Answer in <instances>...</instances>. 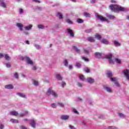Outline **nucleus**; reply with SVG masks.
Returning a JSON list of instances; mask_svg holds the SVG:
<instances>
[{
	"label": "nucleus",
	"instance_id": "obj_54",
	"mask_svg": "<svg viewBox=\"0 0 129 129\" xmlns=\"http://www.w3.org/2000/svg\"><path fill=\"white\" fill-rule=\"evenodd\" d=\"M86 73H89V72H90V70H89V69H87L86 70Z\"/></svg>",
	"mask_w": 129,
	"mask_h": 129
},
{
	"label": "nucleus",
	"instance_id": "obj_18",
	"mask_svg": "<svg viewBox=\"0 0 129 129\" xmlns=\"http://www.w3.org/2000/svg\"><path fill=\"white\" fill-rule=\"evenodd\" d=\"M10 121L12 122V123H18L19 122V120L15 119H11Z\"/></svg>",
	"mask_w": 129,
	"mask_h": 129
},
{
	"label": "nucleus",
	"instance_id": "obj_36",
	"mask_svg": "<svg viewBox=\"0 0 129 129\" xmlns=\"http://www.w3.org/2000/svg\"><path fill=\"white\" fill-rule=\"evenodd\" d=\"M76 66L78 67V68H80V67H81V64H80L79 62H77L76 63Z\"/></svg>",
	"mask_w": 129,
	"mask_h": 129
},
{
	"label": "nucleus",
	"instance_id": "obj_23",
	"mask_svg": "<svg viewBox=\"0 0 129 129\" xmlns=\"http://www.w3.org/2000/svg\"><path fill=\"white\" fill-rule=\"evenodd\" d=\"M107 18H108V19H109V20H113V19H114L115 17L113 15H108L107 16Z\"/></svg>",
	"mask_w": 129,
	"mask_h": 129
},
{
	"label": "nucleus",
	"instance_id": "obj_27",
	"mask_svg": "<svg viewBox=\"0 0 129 129\" xmlns=\"http://www.w3.org/2000/svg\"><path fill=\"white\" fill-rule=\"evenodd\" d=\"M17 94L21 97H23V98H25L26 97V95H25V94H22L21 93H18Z\"/></svg>",
	"mask_w": 129,
	"mask_h": 129
},
{
	"label": "nucleus",
	"instance_id": "obj_2",
	"mask_svg": "<svg viewBox=\"0 0 129 129\" xmlns=\"http://www.w3.org/2000/svg\"><path fill=\"white\" fill-rule=\"evenodd\" d=\"M46 94L48 96L51 94L52 96H54V97H57L58 96V94H57V93H55V91L51 89V88H49Z\"/></svg>",
	"mask_w": 129,
	"mask_h": 129
},
{
	"label": "nucleus",
	"instance_id": "obj_32",
	"mask_svg": "<svg viewBox=\"0 0 129 129\" xmlns=\"http://www.w3.org/2000/svg\"><path fill=\"white\" fill-rule=\"evenodd\" d=\"M82 59L84 61H85L86 62H88V61H89V59L86 57L82 56Z\"/></svg>",
	"mask_w": 129,
	"mask_h": 129
},
{
	"label": "nucleus",
	"instance_id": "obj_12",
	"mask_svg": "<svg viewBox=\"0 0 129 129\" xmlns=\"http://www.w3.org/2000/svg\"><path fill=\"white\" fill-rule=\"evenodd\" d=\"M87 40L89 42H90L91 43H93V42H95V40H94V38L92 37H89L87 38Z\"/></svg>",
	"mask_w": 129,
	"mask_h": 129
},
{
	"label": "nucleus",
	"instance_id": "obj_62",
	"mask_svg": "<svg viewBox=\"0 0 129 129\" xmlns=\"http://www.w3.org/2000/svg\"><path fill=\"white\" fill-rule=\"evenodd\" d=\"M24 34H25V35H29V33L28 32H24Z\"/></svg>",
	"mask_w": 129,
	"mask_h": 129
},
{
	"label": "nucleus",
	"instance_id": "obj_17",
	"mask_svg": "<svg viewBox=\"0 0 129 129\" xmlns=\"http://www.w3.org/2000/svg\"><path fill=\"white\" fill-rule=\"evenodd\" d=\"M101 43L103 44H105V45H108L109 44V42L106 40V39H103L101 40Z\"/></svg>",
	"mask_w": 129,
	"mask_h": 129
},
{
	"label": "nucleus",
	"instance_id": "obj_9",
	"mask_svg": "<svg viewBox=\"0 0 129 129\" xmlns=\"http://www.w3.org/2000/svg\"><path fill=\"white\" fill-rule=\"evenodd\" d=\"M68 33L70 35L71 37L72 38H74V32H73V31L70 29H67Z\"/></svg>",
	"mask_w": 129,
	"mask_h": 129
},
{
	"label": "nucleus",
	"instance_id": "obj_5",
	"mask_svg": "<svg viewBox=\"0 0 129 129\" xmlns=\"http://www.w3.org/2000/svg\"><path fill=\"white\" fill-rule=\"evenodd\" d=\"M97 18H98L99 20H100L101 22H107V19L103 17L102 16L97 15Z\"/></svg>",
	"mask_w": 129,
	"mask_h": 129
},
{
	"label": "nucleus",
	"instance_id": "obj_42",
	"mask_svg": "<svg viewBox=\"0 0 129 129\" xmlns=\"http://www.w3.org/2000/svg\"><path fill=\"white\" fill-rule=\"evenodd\" d=\"M64 66H67L68 65V61H67V59H66L64 61Z\"/></svg>",
	"mask_w": 129,
	"mask_h": 129
},
{
	"label": "nucleus",
	"instance_id": "obj_63",
	"mask_svg": "<svg viewBox=\"0 0 129 129\" xmlns=\"http://www.w3.org/2000/svg\"><path fill=\"white\" fill-rule=\"evenodd\" d=\"M72 1V2H73V3H76V1L75 0H71Z\"/></svg>",
	"mask_w": 129,
	"mask_h": 129
},
{
	"label": "nucleus",
	"instance_id": "obj_34",
	"mask_svg": "<svg viewBox=\"0 0 129 129\" xmlns=\"http://www.w3.org/2000/svg\"><path fill=\"white\" fill-rule=\"evenodd\" d=\"M114 44L115 46H120V44L117 41H114Z\"/></svg>",
	"mask_w": 129,
	"mask_h": 129
},
{
	"label": "nucleus",
	"instance_id": "obj_1",
	"mask_svg": "<svg viewBox=\"0 0 129 129\" xmlns=\"http://www.w3.org/2000/svg\"><path fill=\"white\" fill-rule=\"evenodd\" d=\"M109 8L113 12H126V9L116 5H110Z\"/></svg>",
	"mask_w": 129,
	"mask_h": 129
},
{
	"label": "nucleus",
	"instance_id": "obj_52",
	"mask_svg": "<svg viewBox=\"0 0 129 129\" xmlns=\"http://www.w3.org/2000/svg\"><path fill=\"white\" fill-rule=\"evenodd\" d=\"M23 12H24V11L22 9H20V14H23Z\"/></svg>",
	"mask_w": 129,
	"mask_h": 129
},
{
	"label": "nucleus",
	"instance_id": "obj_11",
	"mask_svg": "<svg viewBox=\"0 0 129 129\" xmlns=\"http://www.w3.org/2000/svg\"><path fill=\"white\" fill-rule=\"evenodd\" d=\"M87 82L90 84H92V83H94V80L92 78H89L87 79Z\"/></svg>",
	"mask_w": 129,
	"mask_h": 129
},
{
	"label": "nucleus",
	"instance_id": "obj_7",
	"mask_svg": "<svg viewBox=\"0 0 129 129\" xmlns=\"http://www.w3.org/2000/svg\"><path fill=\"white\" fill-rule=\"evenodd\" d=\"M25 58L26 59V61L28 64H30V65H33L34 64V62L32 60H31V58L29 57L28 56H25Z\"/></svg>",
	"mask_w": 129,
	"mask_h": 129
},
{
	"label": "nucleus",
	"instance_id": "obj_14",
	"mask_svg": "<svg viewBox=\"0 0 129 129\" xmlns=\"http://www.w3.org/2000/svg\"><path fill=\"white\" fill-rule=\"evenodd\" d=\"M5 88H7V89H13L14 88V86L13 85H7L5 86Z\"/></svg>",
	"mask_w": 129,
	"mask_h": 129
},
{
	"label": "nucleus",
	"instance_id": "obj_33",
	"mask_svg": "<svg viewBox=\"0 0 129 129\" xmlns=\"http://www.w3.org/2000/svg\"><path fill=\"white\" fill-rule=\"evenodd\" d=\"M77 22L79 23V24H82V23H83V20L81 19H78L77 20Z\"/></svg>",
	"mask_w": 129,
	"mask_h": 129
},
{
	"label": "nucleus",
	"instance_id": "obj_41",
	"mask_svg": "<svg viewBox=\"0 0 129 129\" xmlns=\"http://www.w3.org/2000/svg\"><path fill=\"white\" fill-rule=\"evenodd\" d=\"M33 84L34 85H35L36 86H37L38 85V81H33Z\"/></svg>",
	"mask_w": 129,
	"mask_h": 129
},
{
	"label": "nucleus",
	"instance_id": "obj_30",
	"mask_svg": "<svg viewBox=\"0 0 129 129\" xmlns=\"http://www.w3.org/2000/svg\"><path fill=\"white\" fill-rule=\"evenodd\" d=\"M4 56L5 57L6 60H7V61L10 60V56H9V55L6 54L4 55Z\"/></svg>",
	"mask_w": 129,
	"mask_h": 129
},
{
	"label": "nucleus",
	"instance_id": "obj_39",
	"mask_svg": "<svg viewBox=\"0 0 129 129\" xmlns=\"http://www.w3.org/2000/svg\"><path fill=\"white\" fill-rule=\"evenodd\" d=\"M38 28L39 29H44V26H43L42 25H39L38 26Z\"/></svg>",
	"mask_w": 129,
	"mask_h": 129
},
{
	"label": "nucleus",
	"instance_id": "obj_35",
	"mask_svg": "<svg viewBox=\"0 0 129 129\" xmlns=\"http://www.w3.org/2000/svg\"><path fill=\"white\" fill-rule=\"evenodd\" d=\"M85 33H91L92 32V29H89L85 31Z\"/></svg>",
	"mask_w": 129,
	"mask_h": 129
},
{
	"label": "nucleus",
	"instance_id": "obj_25",
	"mask_svg": "<svg viewBox=\"0 0 129 129\" xmlns=\"http://www.w3.org/2000/svg\"><path fill=\"white\" fill-rule=\"evenodd\" d=\"M57 16L59 20H62V19H63V16H62V14H61L59 12L57 13Z\"/></svg>",
	"mask_w": 129,
	"mask_h": 129
},
{
	"label": "nucleus",
	"instance_id": "obj_44",
	"mask_svg": "<svg viewBox=\"0 0 129 129\" xmlns=\"http://www.w3.org/2000/svg\"><path fill=\"white\" fill-rule=\"evenodd\" d=\"M51 106L52 107H53V108H56V104L55 103L51 104Z\"/></svg>",
	"mask_w": 129,
	"mask_h": 129
},
{
	"label": "nucleus",
	"instance_id": "obj_16",
	"mask_svg": "<svg viewBox=\"0 0 129 129\" xmlns=\"http://www.w3.org/2000/svg\"><path fill=\"white\" fill-rule=\"evenodd\" d=\"M32 28H33V25H30L27 26H26L25 27V29L26 31H30V30H31V29H32Z\"/></svg>",
	"mask_w": 129,
	"mask_h": 129
},
{
	"label": "nucleus",
	"instance_id": "obj_37",
	"mask_svg": "<svg viewBox=\"0 0 129 129\" xmlns=\"http://www.w3.org/2000/svg\"><path fill=\"white\" fill-rule=\"evenodd\" d=\"M26 114H28V111H26L23 114V113L20 114V117H22L23 115H26Z\"/></svg>",
	"mask_w": 129,
	"mask_h": 129
},
{
	"label": "nucleus",
	"instance_id": "obj_49",
	"mask_svg": "<svg viewBox=\"0 0 129 129\" xmlns=\"http://www.w3.org/2000/svg\"><path fill=\"white\" fill-rule=\"evenodd\" d=\"M73 111L75 113H76L77 114H78V111H77V109H74Z\"/></svg>",
	"mask_w": 129,
	"mask_h": 129
},
{
	"label": "nucleus",
	"instance_id": "obj_15",
	"mask_svg": "<svg viewBox=\"0 0 129 129\" xmlns=\"http://www.w3.org/2000/svg\"><path fill=\"white\" fill-rule=\"evenodd\" d=\"M95 55L96 56L97 58H102V53H100L99 52H96Z\"/></svg>",
	"mask_w": 129,
	"mask_h": 129
},
{
	"label": "nucleus",
	"instance_id": "obj_60",
	"mask_svg": "<svg viewBox=\"0 0 129 129\" xmlns=\"http://www.w3.org/2000/svg\"><path fill=\"white\" fill-rule=\"evenodd\" d=\"M26 43L28 45H30V42H29L28 40H27V41H26Z\"/></svg>",
	"mask_w": 129,
	"mask_h": 129
},
{
	"label": "nucleus",
	"instance_id": "obj_6",
	"mask_svg": "<svg viewBox=\"0 0 129 129\" xmlns=\"http://www.w3.org/2000/svg\"><path fill=\"white\" fill-rule=\"evenodd\" d=\"M124 76L126 77L127 80H129V70H125L123 71Z\"/></svg>",
	"mask_w": 129,
	"mask_h": 129
},
{
	"label": "nucleus",
	"instance_id": "obj_10",
	"mask_svg": "<svg viewBox=\"0 0 129 129\" xmlns=\"http://www.w3.org/2000/svg\"><path fill=\"white\" fill-rule=\"evenodd\" d=\"M30 124L32 126V127H36V121L34 119H31L30 120Z\"/></svg>",
	"mask_w": 129,
	"mask_h": 129
},
{
	"label": "nucleus",
	"instance_id": "obj_26",
	"mask_svg": "<svg viewBox=\"0 0 129 129\" xmlns=\"http://www.w3.org/2000/svg\"><path fill=\"white\" fill-rule=\"evenodd\" d=\"M115 61L118 64H120V63H121V61L120 60V59H118V58H115Z\"/></svg>",
	"mask_w": 129,
	"mask_h": 129
},
{
	"label": "nucleus",
	"instance_id": "obj_59",
	"mask_svg": "<svg viewBox=\"0 0 129 129\" xmlns=\"http://www.w3.org/2000/svg\"><path fill=\"white\" fill-rule=\"evenodd\" d=\"M69 69H73V67L71 65L69 66Z\"/></svg>",
	"mask_w": 129,
	"mask_h": 129
},
{
	"label": "nucleus",
	"instance_id": "obj_29",
	"mask_svg": "<svg viewBox=\"0 0 129 129\" xmlns=\"http://www.w3.org/2000/svg\"><path fill=\"white\" fill-rule=\"evenodd\" d=\"M79 78L81 80H82L83 81H84V80H85V77H84V76L83 75L79 76Z\"/></svg>",
	"mask_w": 129,
	"mask_h": 129
},
{
	"label": "nucleus",
	"instance_id": "obj_4",
	"mask_svg": "<svg viewBox=\"0 0 129 129\" xmlns=\"http://www.w3.org/2000/svg\"><path fill=\"white\" fill-rule=\"evenodd\" d=\"M107 77H109V78H110L111 81H116V78H112V73L110 72H108L106 73Z\"/></svg>",
	"mask_w": 129,
	"mask_h": 129
},
{
	"label": "nucleus",
	"instance_id": "obj_61",
	"mask_svg": "<svg viewBox=\"0 0 129 129\" xmlns=\"http://www.w3.org/2000/svg\"><path fill=\"white\" fill-rule=\"evenodd\" d=\"M0 128L1 129H3L4 128V125H1Z\"/></svg>",
	"mask_w": 129,
	"mask_h": 129
},
{
	"label": "nucleus",
	"instance_id": "obj_13",
	"mask_svg": "<svg viewBox=\"0 0 129 129\" xmlns=\"http://www.w3.org/2000/svg\"><path fill=\"white\" fill-rule=\"evenodd\" d=\"M61 119L63 120H67L69 118V116L68 115H62L60 117Z\"/></svg>",
	"mask_w": 129,
	"mask_h": 129
},
{
	"label": "nucleus",
	"instance_id": "obj_53",
	"mask_svg": "<svg viewBox=\"0 0 129 129\" xmlns=\"http://www.w3.org/2000/svg\"><path fill=\"white\" fill-rule=\"evenodd\" d=\"M65 85H66V83L63 82L62 84L61 85L62 87H64V86H65Z\"/></svg>",
	"mask_w": 129,
	"mask_h": 129
},
{
	"label": "nucleus",
	"instance_id": "obj_47",
	"mask_svg": "<svg viewBox=\"0 0 129 129\" xmlns=\"http://www.w3.org/2000/svg\"><path fill=\"white\" fill-rule=\"evenodd\" d=\"M6 66H7V68H10V67H11V63H6Z\"/></svg>",
	"mask_w": 129,
	"mask_h": 129
},
{
	"label": "nucleus",
	"instance_id": "obj_50",
	"mask_svg": "<svg viewBox=\"0 0 129 129\" xmlns=\"http://www.w3.org/2000/svg\"><path fill=\"white\" fill-rule=\"evenodd\" d=\"M33 2H35V3H36L37 4H40V1L39 0H32Z\"/></svg>",
	"mask_w": 129,
	"mask_h": 129
},
{
	"label": "nucleus",
	"instance_id": "obj_31",
	"mask_svg": "<svg viewBox=\"0 0 129 129\" xmlns=\"http://www.w3.org/2000/svg\"><path fill=\"white\" fill-rule=\"evenodd\" d=\"M95 38H96V39H98V40H101V36H100V35H99V34H96L95 35Z\"/></svg>",
	"mask_w": 129,
	"mask_h": 129
},
{
	"label": "nucleus",
	"instance_id": "obj_19",
	"mask_svg": "<svg viewBox=\"0 0 129 129\" xmlns=\"http://www.w3.org/2000/svg\"><path fill=\"white\" fill-rule=\"evenodd\" d=\"M12 115H14L15 116H18L19 115V113L16 111H12L11 112Z\"/></svg>",
	"mask_w": 129,
	"mask_h": 129
},
{
	"label": "nucleus",
	"instance_id": "obj_55",
	"mask_svg": "<svg viewBox=\"0 0 129 129\" xmlns=\"http://www.w3.org/2000/svg\"><path fill=\"white\" fill-rule=\"evenodd\" d=\"M32 69L33 70H34L35 71H36V70H37V68L36 67V66H34Z\"/></svg>",
	"mask_w": 129,
	"mask_h": 129
},
{
	"label": "nucleus",
	"instance_id": "obj_45",
	"mask_svg": "<svg viewBox=\"0 0 129 129\" xmlns=\"http://www.w3.org/2000/svg\"><path fill=\"white\" fill-rule=\"evenodd\" d=\"M84 52V53H85L86 54H88V53H89V52L88 51V50H86L85 49H83Z\"/></svg>",
	"mask_w": 129,
	"mask_h": 129
},
{
	"label": "nucleus",
	"instance_id": "obj_28",
	"mask_svg": "<svg viewBox=\"0 0 129 129\" xmlns=\"http://www.w3.org/2000/svg\"><path fill=\"white\" fill-rule=\"evenodd\" d=\"M84 15L85 16V17H86L87 18H90V14H89L87 12H85L84 13Z\"/></svg>",
	"mask_w": 129,
	"mask_h": 129
},
{
	"label": "nucleus",
	"instance_id": "obj_40",
	"mask_svg": "<svg viewBox=\"0 0 129 129\" xmlns=\"http://www.w3.org/2000/svg\"><path fill=\"white\" fill-rule=\"evenodd\" d=\"M14 76H15V78H17V79H18L19 78V75L17 73H16L14 74Z\"/></svg>",
	"mask_w": 129,
	"mask_h": 129
},
{
	"label": "nucleus",
	"instance_id": "obj_22",
	"mask_svg": "<svg viewBox=\"0 0 129 129\" xmlns=\"http://www.w3.org/2000/svg\"><path fill=\"white\" fill-rule=\"evenodd\" d=\"M73 49L76 51V52H77V53H80V49H78L76 46H74Z\"/></svg>",
	"mask_w": 129,
	"mask_h": 129
},
{
	"label": "nucleus",
	"instance_id": "obj_56",
	"mask_svg": "<svg viewBox=\"0 0 129 129\" xmlns=\"http://www.w3.org/2000/svg\"><path fill=\"white\" fill-rule=\"evenodd\" d=\"M21 129H27V127L25 126H21Z\"/></svg>",
	"mask_w": 129,
	"mask_h": 129
},
{
	"label": "nucleus",
	"instance_id": "obj_43",
	"mask_svg": "<svg viewBox=\"0 0 129 129\" xmlns=\"http://www.w3.org/2000/svg\"><path fill=\"white\" fill-rule=\"evenodd\" d=\"M57 104L59 105V106H60L61 107H63L64 106V104H63V103H58Z\"/></svg>",
	"mask_w": 129,
	"mask_h": 129
},
{
	"label": "nucleus",
	"instance_id": "obj_64",
	"mask_svg": "<svg viewBox=\"0 0 129 129\" xmlns=\"http://www.w3.org/2000/svg\"><path fill=\"white\" fill-rule=\"evenodd\" d=\"M127 20H129V16H127Z\"/></svg>",
	"mask_w": 129,
	"mask_h": 129
},
{
	"label": "nucleus",
	"instance_id": "obj_38",
	"mask_svg": "<svg viewBox=\"0 0 129 129\" xmlns=\"http://www.w3.org/2000/svg\"><path fill=\"white\" fill-rule=\"evenodd\" d=\"M66 22L67 23H68V24H73V23L72 22V21L71 20H70V19H67L66 20Z\"/></svg>",
	"mask_w": 129,
	"mask_h": 129
},
{
	"label": "nucleus",
	"instance_id": "obj_51",
	"mask_svg": "<svg viewBox=\"0 0 129 129\" xmlns=\"http://www.w3.org/2000/svg\"><path fill=\"white\" fill-rule=\"evenodd\" d=\"M113 82H115V84L116 85V86H119V84H118V82H116V80Z\"/></svg>",
	"mask_w": 129,
	"mask_h": 129
},
{
	"label": "nucleus",
	"instance_id": "obj_20",
	"mask_svg": "<svg viewBox=\"0 0 129 129\" xmlns=\"http://www.w3.org/2000/svg\"><path fill=\"white\" fill-rule=\"evenodd\" d=\"M56 78L58 79V80L62 81V77L60 74H56Z\"/></svg>",
	"mask_w": 129,
	"mask_h": 129
},
{
	"label": "nucleus",
	"instance_id": "obj_24",
	"mask_svg": "<svg viewBox=\"0 0 129 129\" xmlns=\"http://www.w3.org/2000/svg\"><path fill=\"white\" fill-rule=\"evenodd\" d=\"M1 7H3V8H7V5H6V3H4L3 0L1 1Z\"/></svg>",
	"mask_w": 129,
	"mask_h": 129
},
{
	"label": "nucleus",
	"instance_id": "obj_58",
	"mask_svg": "<svg viewBox=\"0 0 129 129\" xmlns=\"http://www.w3.org/2000/svg\"><path fill=\"white\" fill-rule=\"evenodd\" d=\"M4 57V54L3 53H0V59Z\"/></svg>",
	"mask_w": 129,
	"mask_h": 129
},
{
	"label": "nucleus",
	"instance_id": "obj_8",
	"mask_svg": "<svg viewBox=\"0 0 129 129\" xmlns=\"http://www.w3.org/2000/svg\"><path fill=\"white\" fill-rule=\"evenodd\" d=\"M16 26L19 28L20 31H23V28H24V25H23V24L17 23Z\"/></svg>",
	"mask_w": 129,
	"mask_h": 129
},
{
	"label": "nucleus",
	"instance_id": "obj_21",
	"mask_svg": "<svg viewBox=\"0 0 129 129\" xmlns=\"http://www.w3.org/2000/svg\"><path fill=\"white\" fill-rule=\"evenodd\" d=\"M104 88L106 91L108 92H112V91H111V89H110V88H108L106 86L104 87Z\"/></svg>",
	"mask_w": 129,
	"mask_h": 129
},
{
	"label": "nucleus",
	"instance_id": "obj_46",
	"mask_svg": "<svg viewBox=\"0 0 129 129\" xmlns=\"http://www.w3.org/2000/svg\"><path fill=\"white\" fill-rule=\"evenodd\" d=\"M77 85L79 87H82V84L81 83H78Z\"/></svg>",
	"mask_w": 129,
	"mask_h": 129
},
{
	"label": "nucleus",
	"instance_id": "obj_57",
	"mask_svg": "<svg viewBox=\"0 0 129 129\" xmlns=\"http://www.w3.org/2000/svg\"><path fill=\"white\" fill-rule=\"evenodd\" d=\"M119 116H124L123 114H122L121 113H119Z\"/></svg>",
	"mask_w": 129,
	"mask_h": 129
},
{
	"label": "nucleus",
	"instance_id": "obj_48",
	"mask_svg": "<svg viewBox=\"0 0 129 129\" xmlns=\"http://www.w3.org/2000/svg\"><path fill=\"white\" fill-rule=\"evenodd\" d=\"M69 127L71 129H76V128H75V127H74V126H73V125H69Z\"/></svg>",
	"mask_w": 129,
	"mask_h": 129
},
{
	"label": "nucleus",
	"instance_id": "obj_3",
	"mask_svg": "<svg viewBox=\"0 0 129 129\" xmlns=\"http://www.w3.org/2000/svg\"><path fill=\"white\" fill-rule=\"evenodd\" d=\"M105 58L109 59V62L110 64H114V62L112 60V54L109 53L105 56Z\"/></svg>",
	"mask_w": 129,
	"mask_h": 129
}]
</instances>
